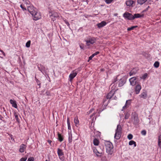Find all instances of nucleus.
<instances>
[{
	"mask_svg": "<svg viewBox=\"0 0 161 161\" xmlns=\"http://www.w3.org/2000/svg\"><path fill=\"white\" fill-rule=\"evenodd\" d=\"M63 20L64 21L65 23L67 25V26L69 27H70V24L68 22V21L64 18L63 19Z\"/></svg>",
	"mask_w": 161,
	"mask_h": 161,
	"instance_id": "obj_38",
	"label": "nucleus"
},
{
	"mask_svg": "<svg viewBox=\"0 0 161 161\" xmlns=\"http://www.w3.org/2000/svg\"><path fill=\"white\" fill-rule=\"evenodd\" d=\"M44 91H41V92H42V93L43 92H44ZM41 95H42L44 96V94H42H42H41Z\"/></svg>",
	"mask_w": 161,
	"mask_h": 161,
	"instance_id": "obj_60",
	"label": "nucleus"
},
{
	"mask_svg": "<svg viewBox=\"0 0 161 161\" xmlns=\"http://www.w3.org/2000/svg\"><path fill=\"white\" fill-rule=\"evenodd\" d=\"M134 2L133 1L130 0L127 1L125 3L127 6L129 7H130L132 6Z\"/></svg>",
	"mask_w": 161,
	"mask_h": 161,
	"instance_id": "obj_22",
	"label": "nucleus"
},
{
	"mask_svg": "<svg viewBox=\"0 0 161 161\" xmlns=\"http://www.w3.org/2000/svg\"><path fill=\"white\" fill-rule=\"evenodd\" d=\"M4 119V117L1 114H0V120H2L4 123H5L6 122V121H5Z\"/></svg>",
	"mask_w": 161,
	"mask_h": 161,
	"instance_id": "obj_40",
	"label": "nucleus"
},
{
	"mask_svg": "<svg viewBox=\"0 0 161 161\" xmlns=\"http://www.w3.org/2000/svg\"><path fill=\"white\" fill-rule=\"evenodd\" d=\"M118 82V86L119 87L122 86L126 82V80L124 77H121L118 76L114 78V80H113V83Z\"/></svg>",
	"mask_w": 161,
	"mask_h": 161,
	"instance_id": "obj_1",
	"label": "nucleus"
},
{
	"mask_svg": "<svg viewBox=\"0 0 161 161\" xmlns=\"http://www.w3.org/2000/svg\"><path fill=\"white\" fill-rule=\"evenodd\" d=\"M93 152L95 153L96 155L98 157L101 156L102 153V151H98V149L97 148H94L93 149Z\"/></svg>",
	"mask_w": 161,
	"mask_h": 161,
	"instance_id": "obj_15",
	"label": "nucleus"
},
{
	"mask_svg": "<svg viewBox=\"0 0 161 161\" xmlns=\"http://www.w3.org/2000/svg\"><path fill=\"white\" fill-rule=\"evenodd\" d=\"M158 145L161 148V134L158 137Z\"/></svg>",
	"mask_w": 161,
	"mask_h": 161,
	"instance_id": "obj_26",
	"label": "nucleus"
},
{
	"mask_svg": "<svg viewBox=\"0 0 161 161\" xmlns=\"http://www.w3.org/2000/svg\"><path fill=\"white\" fill-rule=\"evenodd\" d=\"M94 109L93 108L91 109L89 111H88V114H89L90 113L92 112L93 111H94ZM88 113V112H87Z\"/></svg>",
	"mask_w": 161,
	"mask_h": 161,
	"instance_id": "obj_50",
	"label": "nucleus"
},
{
	"mask_svg": "<svg viewBox=\"0 0 161 161\" xmlns=\"http://www.w3.org/2000/svg\"><path fill=\"white\" fill-rule=\"evenodd\" d=\"M57 153L61 161H65L64 153L63 150L59 148L58 149Z\"/></svg>",
	"mask_w": 161,
	"mask_h": 161,
	"instance_id": "obj_6",
	"label": "nucleus"
},
{
	"mask_svg": "<svg viewBox=\"0 0 161 161\" xmlns=\"http://www.w3.org/2000/svg\"><path fill=\"white\" fill-rule=\"evenodd\" d=\"M147 0H137V2L138 4L142 5L145 3Z\"/></svg>",
	"mask_w": 161,
	"mask_h": 161,
	"instance_id": "obj_29",
	"label": "nucleus"
},
{
	"mask_svg": "<svg viewBox=\"0 0 161 161\" xmlns=\"http://www.w3.org/2000/svg\"><path fill=\"white\" fill-rule=\"evenodd\" d=\"M34 158L33 157H31L28 158L27 161H34Z\"/></svg>",
	"mask_w": 161,
	"mask_h": 161,
	"instance_id": "obj_45",
	"label": "nucleus"
},
{
	"mask_svg": "<svg viewBox=\"0 0 161 161\" xmlns=\"http://www.w3.org/2000/svg\"><path fill=\"white\" fill-rule=\"evenodd\" d=\"M58 139L60 142H62L63 141L64 138L63 136L61 134H60L58 132Z\"/></svg>",
	"mask_w": 161,
	"mask_h": 161,
	"instance_id": "obj_23",
	"label": "nucleus"
},
{
	"mask_svg": "<svg viewBox=\"0 0 161 161\" xmlns=\"http://www.w3.org/2000/svg\"><path fill=\"white\" fill-rule=\"evenodd\" d=\"M97 113V112L94 113L90 115V118H92L93 116L94 115H95Z\"/></svg>",
	"mask_w": 161,
	"mask_h": 161,
	"instance_id": "obj_54",
	"label": "nucleus"
},
{
	"mask_svg": "<svg viewBox=\"0 0 161 161\" xmlns=\"http://www.w3.org/2000/svg\"><path fill=\"white\" fill-rule=\"evenodd\" d=\"M67 123L68 126L70 125V122H69V117H67Z\"/></svg>",
	"mask_w": 161,
	"mask_h": 161,
	"instance_id": "obj_47",
	"label": "nucleus"
},
{
	"mask_svg": "<svg viewBox=\"0 0 161 161\" xmlns=\"http://www.w3.org/2000/svg\"><path fill=\"white\" fill-rule=\"evenodd\" d=\"M123 16L125 18L127 19L130 20H133L134 19L133 16L132 14L128 12H125L123 14Z\"/></svg>",
	"mask_w": 161,
	"mask_h": 161,
	"instance_id": "obj_9",
	"label": "nucleus"
},
{
	"mask_svg": "<svg viewBox=\"0 0 161 161\" xmlns=\"http://www.w3.org/2000/svg\"><path fill=\"white\" fill-rule=\"evenodd\" d=\"M27 159V157L22 158L20 160V161H25Z\"/></svg>",
	"mask_w": 161,
	"mask_h": 161,
	"instance_id": "obj_46",
	"label": "nucleus"
},
{
	"mask_svg": "<svg viewBox=\"0 0 161 161\" xmlns=\"http://www.w3.org/2000/svg\"><path fill=\"white\" fill-rule=\"evenodd\" d=\"M23 1L24 2H25L27 1L28 2H29V1L28 0H23Z\"/></svg>",
	"mask_w": 161,
	"mask_h": 161,
	"instance_id": "obj_58",
	"label": "nucleus"
},
{
	"mask_svg": "<svg viewBox=\"0 0 161 161\" xmlns=\"http://www.w3.org/2000/svg\"><path fill=\"white\" fill-rule=\"evenodd\" d=\"M147 74L145 73L142 76V79H144L147 77Z\"/></svg>",
	"mask_w": 161,
	"mask_h": 161,
	"instance_id": "obj_44",
	"label": "nucleus"
},
{
	"mask_svg": "<svg viewBox=\"0 0 161 161\" xmlns=\"http://www.w3.org/2000/svg\"><path fill=\"white\" fill-rule=\"evenodd\" d=\"M80 47L81 49H83V47H82L81 46H80Z\"/></svg>",
	"mask_w": 161,
	"mask_h": 161,
	"instance_id": "obj_63",
	"label": "nucleus"
},
{
	"mask_svg": "<svg viewBox=\"0 0 161 161\" xmlns=\"http://www.w3.org/2000/svg\"><path fill=\"white\" fill-rule=\"evenodd\" d=\"M141 134L144 136H145L146 134V131L145 130H142L141 132Z\"/></svg>",
	"mask_w": 161,
	"mask_h": 161,
	"instance_id": "obj_43",
	"label": "nucleus"
},
{
	"mask_svg": "<svg viewBox=\"0 0 161 161\" xmlns=\"http://www.w3.org/2000/svg\"><path fill=\"white\" fill-rule=\"evenodd\" d=\"M133 16V18H134V19L135 18H140L142 17L143 16V14L141 15L139 14H134Z\"/></svg>",
	"mask_w": 161,
	"mask_h": 161,
	"instance_id": "obj_25",
	"label": "nucleus"
},
{
	"mask_svg": "<svg viewBox=\"0 0 161 161\" xmlns=\"http://www.w3.org/2000/svg\"><path fill=\"white\" fill-rule=\"evenodd\" d=\"M105 1L107 4L110 3H111V0H105Z\"/></svg>",
	"mask_w": 161,
	"mask_h": 161,
	"instance_id": "obj_51",
	"label": "nucleus"
},
{
	"mask_svg": "<svg viewBox=\"0 0 161 161\" xmlns=\"http://www.w3.org/2000/svg\"><path fill=\"white\" fill-rule=\"evenodd\" d=\"M137 27V26H132L130 27H128L127 28V30L128 31H131L132 30H133L134 28H135L136 27Z\"/></svg>",
	"mask_w": 161,
	"mask_h": 161,
	"instance_id": "obj_33",
	"label": "nucleus"
},
{
	"mask_svg": "<svg viewBox=\"0 0 161 161\" xmlns=\"http://www.w3.org/2000/svg\"><path fill=\"white\" fill-rule=\"evenodd\" d=\"M20 7L24 11H27L26 8L24 5L21 4L20 5Z\"/></svg>",
	"mask_w": 161,
	"mask_h": 161,
	"instance_id": "obj_37",
	"label": "nucleus"
},
{
	"mask_svg": "<svg viewBox=\"0 0 161 161\" xmlns=\"http://www.w3.org/2000/svg\"><path fill=\"white\" fill-rule=\"evenodd\" d=\"M136 77H132L129 79L130 84L132 86H134L136 84Z\"/></svg>",
	"mask_w": 161,
	"mask_h": 161,
	"instance_id": "obj_14",
	"label": "nucleus"
},
{
	"mask_svg": "<svg viewBox=\"0 0 161 161\" xmlns=\"http://www.w3.org/2000/svg\"><path fill=\"white\" fill-rule=\"evenodd\" d=\"M106 24V23L105 21H103L100 23L97 24V26L99 28H102L105 26Z\"/></svg>",
	"mask_w": 161,
	"mask_h": 161,
	"instance_id": "obj_20",
	"label": "nucleus"
},
{
	"mask_svg": "<svg viewBox=\"0 0 161 161\" xmlns=\"http://www.w3.org/2000/svg\"><path fill=\"white\" fill-rule=\"evenodd\" d=\"M150 7L149 6H148L147 8H146V11L147 10H148V8H149Z\"/></svg>",
	"mask_w": 161,
	"mask_h": 161,
	"instance_id": "obj_62",
	"label": "nucleus"
},
{
	"mask_svg": "<svg viewBox=\"0 0 161 161\" xmlns=\"http://www.w3.org/2000/svg\"><path fill=\"white\" fill-rule=\"evenodd\" d=\"M72 141V136H69V143H71Z\"/></svg>",
	"mask_w": 161,
	"mask_h": 161,
	"instance_id": "obj_48",
	"label": "nucleus"
},
{
	"mask_svg": "<svg viewBox=\"0 0 161 161\" xmlns=\"http://www.w3.org/2000/svg\"><path fill=\"white\" fill-rule=\"evenodd\" d=\"M130 114L128 113H126L125 115V119H128L129 117Z\"/></svg>",
	"mask_w": 161,
	"mask_h": 161,
	"instance_id": "obj_41",
	"label": "nucleus"
},
{
	"mask_svg": "<svg viewBox=\"0 0 161 161\" xmlns=\"http://www.w3.org/2000/svg\"><path fill=\"white\" fill-rule=\"evenodd\" d=\"M47 142H48L51 145V142H52V141L50 140H48L47 141Z\"/></svg>",
	"mask_w": 161,
	"mask_h": 161,
	"instance_id": "obj_56",
	"label": "nucleus"
},
{
	"mask_svg": "<svg viewBox=\"0 0 161 161\" xmlns=\"http://www.w3.org/2000/svg\"><path fill=\"white\" fill-rule=\"evenodd\" d=\"M10 102L11 104H12V106L13 107L15 108H17V105L16 103V102L14 100L10 99Z\"/></svg>",
	"mask_w": 161,
	"mask_h": 161,
	"instance_id": "obj_19",
	"label": "nucleus"
},
{
	"mask_svg": "<svg viewBox=\"0 0 161 161\" xmlns=\"http://www.w3.org/2000/svg\"><path fill=\"white\" fill-rule=\"evenodd\" d=\"M50 16L51 19L54 21L56 20V18L59 17V15L57 13L54 12Z\"/></svg>",
	"mask_w": 161,
	"mask_h": 161,
	"instance_id": "obj_13",
	"label": "nucleus"
},
{
	"mask_svg": "<svg viewBox=\"0 0 161 161\" xmlns=\"http://www.w3.org/2000/svg\"><path fill=\"white\" fill-rule=\"evenodd\" d=\"M68 126V129L69 130H70L71 129V127L70 125Z\"/></svg>",
	"mask_w": 161,
	"mask_h": 161,
	"instance_id": "obj_59",
	"label": "nucleus"
},
{
	"mask_svg": "<svg viewBox=\"0 0 161 161\" xmlns=\"http://www.w3.org/2000/svg\"><path fill=\"white\" fill-rule=\"evenodd\" d=\"M78 71H76V70H75L72 71V73H71L69 76V80L71 81L73 79L75 78L77 75Z\"/></svg>",
	"mask_w": 161,
	"mask_h": 161,
	"instance_id": "obj_11",
	"label": "nucleus"
},
{
	"mask_svg": "<svg viewBox=\"0 0 161 161\" xmlns=\"http://www.w3.org/2000/svg\"><path fill=\"white\" fill-rule=\"evenodd\" d=\"M34 14L32 15L33 17V19L35 20H37L41 18V15L39 13L37 12L36 10L34 13Z\"/></svg>",
	"mask_w": 161,
	"mask_h": 161,
	"instance_id": "obj_12",
	"label": "nucleus"
},
{
	"mask_svg": "<svg viewBox=\"0 0 161 161\" xmlns=\"http://www.w3.org/2000/svg\"><path fill=\"white\" fill-rule=\"evenodd\" d=\"M9 139L10 140V142H11L14 143L15 142L14 138L13 136L11 134L9 135Z\"/></svg>",
	"mask_w": 161,
	"mask_h": 161,
	"instance_id": "obj_31",
	"label": "nucleus"
},
{
	"mask_svg": "<svg viewBox=\"0 0 161 161\" xmlns=\"http://www.w3.org/2000/svg\"><path fill=\"white\" fill-rule=\"evenodd\" d=\"M93 143L94 145L98 146L99 144V141L97 139L95 138L93 140Z\"/></svg>",
	"mask_w": 161,
	"mask_h": 161,
	"instance_id": "obj_27",
	"label": "nucleus"
},
{
	"mask_svg": "<svg viewBox=\"0 0 161 161\" xmlns=\"http://www.w3.org/2000/svg\"><path fill=\"white\" fill-rule=\"evenodd\" d=\"M137 72V69L134 68L132 69L129 73V75L130 76L135 75Z\"/></svg>",
	"mask_w": 161,
	"mask_h": 161,
	"instance_id": "obj_21",
	"label": "nucleus"
},
{
	"mask_svg": "<svg viewBox=\"0 0 161 161\" xmlns=\"http://www.w3.org/2000/svg\"><path fill=\"white\" fill-rule=\"evenodd\" d=\"M142 88L141 86L138 84H137L135 87V92L136 94H138L139 93L140 90Z\"/></svg>",
	"mask_w": 161,
	"mask_h": 161,
	"instance_id": "obj_16",
	"label": "nucleus"
},
{
	"mask_svg": "<svg viewBox=\"0 0 161 161\" xmlns=\"http://www.w3.org/2000/svg\"><path fill=\"white\" fill-rule=\"evenodd\" d=\"M111 91H110L107 95L106 96V98L104 99L103 100V104L102 106L106 107L108 104V103L110 101V99H111V96L110 95Z\"/></svg>",
	"mask_w": 161,
	"mask_h": 161,
	"instance_id": "obj_4",
	"label": "nucleus"
},
{
	"mask_svg": "<svg viewBox=\"0 0 161 161\" xmlns=\"http://www.w3.org/2000/svg\"><path fill=\"white\" fill-rule=\"evenodd\" d=\"M26 146L25 145L22 144L20 146L19 151L20 153H23L25 149Z\"/></svg>",
	"mask_w": 161,
	"mask_h": 161,
	"instance_id": "obj_18",
	"label": "nucleus"
},
{
	"mask_svg": "<svg viewBox=\"0 0 161 161\" xmlns=\"http://www.w3.org/2000/svg\"><path fill=\"white\" fill-rule=\"evenodd\" d=\"M140 97L144 99H146L147 97V94L146 92H143L140 95Z\"/></svg>",
	"mask_w": 161,
	"mask_h": 161,
	"instance_id": "obj_24",
	"label": "nucleus"
},
{
	"mask_svg": "<svg viewBox=\"0 0 161 161\" xmlns=\"http://www.w3.org/2000/svg\"><path fill=\"white\" fill-rule=\"evenodd\" d=\"M24 3L26 5V7H27V6L30 5H31L30 4V2H28L27 1H26L25 2H24Z\"/></svg>",
	"mask_w": 161,
	"mask_h": 161,
	"instance_id": "obj_49",
	"label": "nucleus"
},
{
	"mask_svg": "<svg viewBox=\"0 0 161 161\" xmlns=\"http://www.w3.org/2000/svg\"><path fill=\"white\" fill-rule=\"evenodd\" d=\"M131 101V100H129L126 101L125 106L123 107L122 111L126 109L129 107V106L130 104Z\"/></svg>",
	"mask_w": 161,
	"mask_h": 161,
	"instance_id": "obj_17",
	"label": "nucleus"
},
{
	"mask_svg": "<svg viewBox=\"0 0 161 161\" xmlns=\"http://www.w3.org/2000/svg\"><path fill=\"white\" fill-rule=\"evenodd\" d=\"M99 53V52L98 51H97L93 54H94L95 56L96 55H97Z\"/></svg>",
	"mask_w": 161,
	"mask_h": 161,
	"instance_id": "obj_55",
	"label": "nucleus"
},
{
	"mask_svg": "<svg viewBox=\"0 0 161 161\" xmlns=\"http://www.w3.org/2000/svg\"><path fill=\"white\" fill-rule=\"evenodd\" d=\"M31 45V41H28L26 43L25 46L27 47H30Z\"/></svg>",
	"mask_w": 161,
	"mask_h": 161,
	"instance_id": "obj_39",
	"label": "nucleus"
},
{
	"mask_svg": "<svg viewBox=\"0 0 161 161\" xmlns=\"http://www.w3.org/2000/svg\"><path fill=\"white\" fill-rule=\"evenodd\" d=\"M27 10L32 15L34 14V13H35V11L36 10V8H35L33 6L31 5L27 6Z\"/></svg>",
	"mask_w": 161,
	"mask_h": 161,
	"instance_id": "obj_7",
	"label": "nucleus"
},
{
	"mask_svg": "<svg viewBox=\"0 0 161 161\" xmlns=\"http://www.w3.org/2000/svg\"><path fill=\"white\" fill-rule=\"evenodd\" d=\"M0 51L2 53L3 55L4 56H5V53L3 52V51L2 50H0Z\"/></svg>",
	"mask_w": 161,
	"mask_h": 161,
	"instance_id": "obj_53",
	"label": "nucleus"
},
{
	"mask_svg": "<svg viewBox=\"0 0 161 161\" xmlns=\"http://www.w3.org/2000/svg\"><path fill=\"white\" fill-rule=\"evenodd\" d=\"M74 121L75 126L77 127V125H78L79 123V120L78 119L77 117H76L75 118Z\"/></svg>",
	"mask_w": 161,
	"mask_h": 161,
	"instance_id": "obj_30",
	"label": "nucleus"
},
{
	"mask_svg": "<svg viewBox=\"0 0 161 161\" xmlns=\"http://www.w3.org/2000/svg\"><path fill=\"white\" fill-rule=\"evenodd\" d=\"M14 117L15 119L16 120V121L19 123V119L18 118V114L16 113H15L14 114Z\"/></svg>",
	"mask_w": 161,
	"mask_h": 161,
	"instance_id": "obj_32",
	"label": "nucleus"
},
{
	"mask_svg": "<svg viewBox=\"0 0 161 161\" xmlns=\"http://www.w3.org/2000/svg\"><path fill=\"white\" fill-rule=\"evenodd\" d=\"M122 131V128L120 125H117V128L116 130V132L114 136V138L117 139H119L121 136Z\"/></svg>",
	"mask_w": 161,
	"mask_h": 161,
	"instance_id": "obj_2",
	"label": "nucleus"
},
{
	"mask_svg": "<svg viewBox=\"0 0 161 161\" xmlns=\"http://www.w3.org/2000/svg\"><path fill=\"white\" fill-rule=\"evenodd\" d=\"M154 67L156 68H158L159 66V63L158 61H156L154 64Z\"/></svg>",
	"mask_w": 161,
	"mask_h": 161,
	"instance_id": "obj_35",
	"label": "nucleus"
},
{
	"mask_svg": "<svg viewBox=\"0 0 161 161\" xmlns=\"http://www.w3.org/2000/svg\"><path fill=\"white\" fill-rule=\"evenodd\" d=\"M131 119H133V123L135 124H136L139 122V120L138 118L137 115L136 114H133L131 116Z\"/></svg>",
	"mask_w": 161,
	"mask_h": 161,
	"instance_id": "obj_8",
	"label": "nucleus"
},
{
	"mask_svg": "<svg viewBox=\"0 0 161 161\" xmlns=\"http://www.w3.org/2000/svg\"><path fill=\"white\" fill-rule=\"evenodd\" d=\"M133 135L131 134H129L127 136V138L129 140H131L133 138Z\"/></svg>",
	"mask_w": 161,
	"mask_h": 161,
	"instance_id": "obj_42",
	"label": "nucleus"
},
{
	"mask_svg": "<svg viewBox=\"0 0 161 161\" xmlns=\"http://www.w3.org/2000/svg\"><path fill=\"white\" fill-rule=\"evenodd\" d=\"M96 39L95 37L89 36L85 40L86 42V44L87 46H90V44H93L96 41Z\"/></svg>",
	"mask_w": 161,
	"mask_h": 161,
	"instance_id": "obj_3",
	"label": "nucleus"
},
{
	"mask_svg": "<svg viewBox=\"0 0 161 161\" xmlns=\"http://www.w3.org/2000/svg\"><path fill=\"white\" fill-rule=\"evenodd\" d=\"M38 69L43 74H46V70L47 69V68H46L45 67L42 65L41 64L38 65Z\"/></svg>",
	"mask_w": 161,
	"mask_h": 161,
	"instance_id": "obj_10",
	"label": "nucleus"
},
{
	"mask_svg": "<svg viewBox=\"0 0 161 161\" xmlns=\"http://www.w3.org/2000/svg\"><path fill=\"white\" fill-rule=\"evenodd\" d=\"M114 84V85L112 86V87L111 88V89H112L111 92L112 91H113L114 90H116L117 89V85H115V83Z\"/></svg>",
	"mask_w": 161,
	"mask_h": 161,
	"instance_id": "obj_34",
	"label": "nucleus"
},
{
	"mask_svg": "<svg viewBox=\"0 0 161 161\" xmlns=\"http://www.w3.org/2000/svg\"><path fill=\"white\" fill-rule=\"evenodd\" d=\"M104 143L107 153L108 155H111V142L105 140Z\"/></svg>",
	"mask_w": 161,
	"mask_h": 161,
	"instance_id": "obj_5",
	"label": "nucleus"
},
{
	"mask_svg": "<svg viewBox=\"0 0 161 161\" xmlns=\"http://www.w3.org/2000/svg\"><path fill=\"white\" fill-rule=\"evenodd\" d=\"M129 145H134V147H136V143L133 140H131L129 142Z\"/></svg>",
	"mask_w": 161,
	"mask_h": 161,
	"instance_id": "obj_28",
	"label": "nucleus"
},
{
	"mask_svg": "<svg viewBox=\"0 0 161 161\" xmlns=\"http://www.w3.org/2000/svg\"><path fill=\"white\" fill-rule=\"evenodd\" d=\"M102 110H100V111H99V112H98V113H99H99H100V112H101Z\"/></svg>",
	"mask_w": 161,
	"mask_h": 161,
	"instance_id": "obj_64",
	"label": "nucleus"
},
{
	"mask_svg": "<svg viewBox=\"0 0 161 161\" xmlns=\"http://www.w3.org/2000/svg\"><path fill=\"white\" fill-rule=\"evenodd\" d=\"M45 94H46V95L47 96H48L50 95V92L49 91H47L46 92Z\"/></svg>",
	"mask_w": 161,
	"mask_h": 161,
	"instance_id": "obj_52",
	"label": "nucleus"
},
{
	"mask_svg": "<svg viewBox=\"0 0 161 161\" xmlns=\"http://www.w3.org/2000/svg\"><path fill=\"white\" fill-rule=\"evenodd\" d=\"M91 56V57L93 58L94 56H95V55L93 53Z\"/></svg>",
	"mask_w": 161,
	"mask_h": 161,
	"instance_id": "obj_61",
	"label": "nucleus"
},
{
	"mask_svg": "<svg viewBox=\"0 0 161 161\" xmlns=\"http://www.w3.org/2000/svg\"><path fill=\"white\" fill-rule=\"evenodd\" d=\"M92 58L91 57V56H90V57H89V59H88V62H89V61L91 60L92 59Z\"/></svg>",
	"mask_w": 161,
	"mask_h": 161,
	"instance_id": "obj_57",
	"label": "nucleus"
},
{
	"mask_svg": "<svg viewBox=\"0 0 161 161\" xmlns=\"http://www.w3.org/2000/svg\"><path fill=\"white\" fill-rule=\"evenodd\" d=\"M35 79L36 80V81L37 83V85H38L39 86V88H40L41 87V83L40 81L38 80V79L36 78V77H35Z\"/></svg>",
	"mask_w": 161,
	"mask_h": 161,
	"instance_id": "obj_36",
	"label": "nucleus"
}]
</instances>
